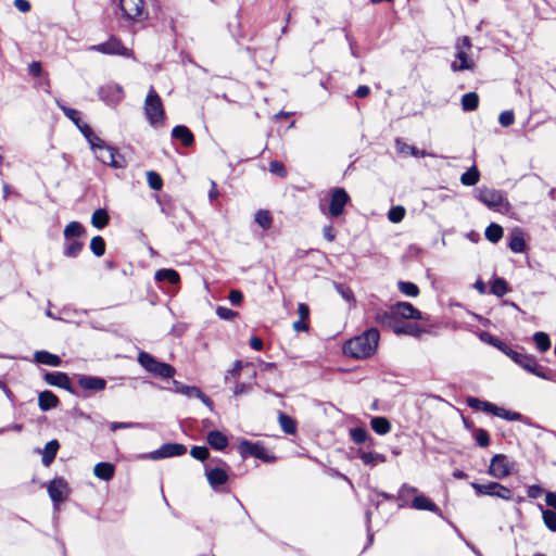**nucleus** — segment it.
I'll return each instance as SVG.
<instances>
[{
	"label": "nucleus",
	"instance_id": "obj_1",
	"mask_svg": "<svg viewBox=\"0 0 556 556\" xmlns=\"http://www.w3.org/2000/svg\"><path fill=\"white\" fill-rule=\"evenodd\" d=\"M380 340L376 328H370L344 343L343 352L354 358H367L375 354Z\"/></svg>",
	"mask_w": 556,
	"mask_h": 556
},
{
	"label": "nucleus",
	"instance_id": "obj_2",
	"mask_svg": "<svg viewBox=\"0 0 556 556\" xmlns=\"http://www.w3.org/2000/svg\"><path fill=\"white\" fill-rule=\"evenodd\" d=\"M424 316L420 311L408 302H397L389 311H378L375 320L382 327L395 326L402 319L420 320Z\"/></svg>",
	"mask_w": 556,
	"mask_h": 556
},
{
	"label": "nucleus",
	"instance_id": "obj_3",
	"mask_svg": "<svg viewBox=\"0 0 556 556\" xmlns=\"http://www.w3.org/2000/svg\"><path fill=\"white\" fill-rule=\"evenodd\" d=\"M144 115L149 124L155 129L165 125L163 102L154 89H150L146 97Z\"/></svg>",
	"mask_w": 556,
	"mask_h": 556
},
{
	"label": "nucleus",
	"instance_id": "obj_4",
	"mask_svg": "<svg viewBox=\"0 0 556 556\" xmlns=\"http://www.w3.org/2000/svg\"><path fill=\"white\" fill-rule=\"evenodd\" d=\"M141 367L152 377L159 379H168L176 374V369L172 365L160 362L146 352H141Z\"/></svg>",
	"mask_w": 556,
	"mask_h": 556
},
{
	"label": "nucleus",
	"instance_id": "obj_5",
	"mask_svg": "<svg viewBox=\"0 0 556 556\" xmlns=\"http://www.w3.org/2000/svg\"><path fill=\"white\" fill-rule=\"evenodd\" d=\"M456 61L451 64V67L454 72L473 70L475 62L472 58L469 55L471 50L470 39L468 37H462L457 39L456 45Z\"/></svg>",
	"mask_w": 556,
	"mask_h": 556
},
{
	"label": "nucleus",
	"instance_id": "obj_6",
	"mask_svg": "<svg viewBox=\"0 0 556 556\" xmlns=\"http://www.w3.org/2000/svg\"><path fill=\"white\" fill-rule=\"evenodd\" d=\"M494 345L498 346L507 356H509L514 362H516L518 365H520L526 370L530 371L531 374L544 378L545 376L540 370V366L538 365L535 358L530 355H523L520 354L503 343H494Z\"/></svg>",
	"mask_w": 556,
	"mask_h": 556
},
{
	"label": "nucleus",
	"instance_id": "obj_7",
	"mask_svg": "<svg viewBox=\"0 0 556 556\" xmlns=\"http://www.w3.org/2000/svg\"><path fill=\"white\" fill-rule=\"evenodd\" d=\"M47 491L54 507L65 502L71 494L68 482L62 477H56L49 481L47 483Z\"/></svg>",
	"mask_w": 556,
	"mask_h": 556
},
{
	"label": "nucleus",
	"instance_id": "obj_8",
	"mask_svg": "<svg viewBox=\"0 0 556 556\" xmlns=\"http://www.w3.org/2000/svg\"><path fill=\"white\" fill-rule=\"evenodd\" d=\"M477 198L491 210L500 211L503 205L509 206L503 193L492 188H480Z\"/></svg>",
	"mask_w": 556,
	"mask_h": 556
},
{
	"label": "nucleus",
	"instance_id": "obj_9",
	"mask_svg": "<svg viewBox=\"0 0 556 556\" xmlns=\"http://www.w3.org/2000/svg\"><path fill=\"white\" fill-rule=\"evenodd\" d=\"M471 486L478 495L495 496L506 501H509L513 496V492L508 488L497 482H489L485 484L472 482Z\"/></svg>",
	"mask_w": 556,
	"mask_h": 556
},
{
	"label": "nucleus",
	"instance_id": "obj_10",
	"mask_svg": "<svg viewBox=\"0 0 556 556\" xmlns=\"http://www.w3.org/2000/svg\"><path fill=\"white\" fill-rule=\"evenodd\" d=\"M329 194L330 204L328 213L331 217H338L343 214L344 206L350 202V195L343 188H333Z\"/></svg>",
	"mask_w": 556,
	"mask_h": 556
},
{
	"label": "nucleus",
	"instance_id": "obj_11",
	"mask_svg": "<svg viewBox=\"0 0 556 556\" xmlns=\"http://www.w3.org/2000/svg\"><path fill=\"white\" fill-rule=\"evenodd\" d=\"M89 49L104 54H118L127 58L131 56L135 60L132 52L128 48L124 47L115 37H111L103 43L91 46Z\"/></svg>",
	"mask_w": 556,
	"mask_h": 556
},
{
	"label": "nucleus",
	"instance_id": "obj_12",
	"mask_svg": "<svg viewBox=\"0 0 556 556\" xmlns=\"http://www.w3.org/2000/svg\"><path fill=\"white\" fill-rule=\"evenodd\" d=\"M94 156L103 164L110 165L114 168H121L124 166V159L117 152L116 149L105 144L99 150H96Z\"/></svg>",
	"mask_w": 556,
	"mask_h": 556
},
{
	"label": "nucleus",
	"instance_id": "obj_13",
	"mask_svg": "<svg viewBox=\"0 0 556 556\" xmlns=\"http://www.w3.org/2000/svg\"><path fill=\"white\" fill-rule=\"evenodd\" d=\"M489 475L496 479H503L510 475L511 464L507 456L496 454L492 459L489 467Z\"/></svg>",
	"mask_w": 556,
	"mask_h": 556
},
{
	"label": "nucleus",
	"instance_id": "obj_14",
	"mask_svg": "<svg viewBox=\"0 0 556 556\" xmlns=\"http://www.w3.org/2000/svg\"><path fill=\"white\" fill-rule=\"evenodd\" d=\"M43 379L50 386L64 389L72 394L78 395L77 390L72 387L71 379L65 372L47 371L43 376Z\"/></svg>",
	"mask_w": 556,
	"mask_h": 556
},
{
	"label": "nucleus",
	"instance_id": "obj_15",
	"mask_svg": "<svg viewBox=\"0 0 556 556\" xmlns=\"http://www.w3.org/2000/svg\"><path fill=\"white\" fill-rule=\"evenodd\" d=\"M99 98L109 105H116L123 99V89L119 85L108 84L98 91Z\"/></svg>",
	"mask_w": 556,
	"mask_h": 556
},
{
	"label": "nucleus",
	"instance_id": "obj_16",
	"mask_svg": "<svg viewBox=\"0 0 556 556\" xmlns=\"http://www.w3.org/2000/svg\"><path fill=\"white\" fill-rule=\"evenodd\" d=\"M187 452L185 445L179 443H167L162 445L159 450L148 454L146 457L151 459L167 458L173 456H180Z\"/></svg>",
	"mask_w": 556,
	"mask_h": 556
},
{
	"label": "nucleus",
	"instance_id": "obj_17",
	"mask_svg": "<svg viewBox=\"0 0 556 556\" xmlns=\"http://www.w3.org/2000/svg\"><path fill=\"white\" fill-rule=\"evenodd\" d=\"M77 383L83 390L90 392H100L106 387L105 379L88 375L78 376Z\"/></svg>",
	"mask_w": 556,
	"mask_h": 556
},
{
	"label": "nucleus",
	"instance_id": "obj_18",
	"mask_svg": "<svg viewBox=\"0 0 556 556\" xmlns=\"http://www.w3.org/2000/svg\"><path fill=\"white\" fill-rule=\"evenodd\" d=\"M174 390L178 393L185 394L189 397L200 399L210 409H213V402L197 387L184 386L179 381H173Z\"/></svg>",
	"mask_w": 556,
	"mask_h": 556
},
{
	"label": "nucleus",
	"instance_id": "obj_19",
	"mask_svg": "<svg viewBox=\"0 0 556 556\" xmlns=\"http://www.w3.org/2000/svg\"><path fill=\"white\" fill-rule=\"evenodd\" d=\"M239 450L243 456L251 455L260 459H267V451L264 446L260 444L252 443L249 441H242L239 444Z\"/></svg>",
	"mask_w": 556,
	"mask_h": 556
},
{
	"label": "nucleus",
	"instance_id": "obj_20",
	"mask_svg": "<svg viewBox=\"0 0 556 556\" xmlns=\"http://www.w3.org/2000/svg\"><path fill=\"white\" fill-rule=\"evenodd\" d=\"M388 328L391 329L396 336L405 334L418 338L425 332L422 327L413 324L404 325L400 323L396 324L395 326H389Z\"/></svg>",
	"mask_w": 556,
	"mask_h": 556
},
{
	"label": "nucleus",
	"instance_id": "obj_21",
	"mask_svg": "<svg viewBox=\"0 0 556 556\" xmlns=\"http://www.w3.org/2000/svg\"><path fill=\"white\" fill-rule=\"evenodd\" d=\"M58 404H59V399L51 391L46 390V391H42L39 393L38 405L42 412L50 410V409L56 407Z\"/></svg>",
	"mask_w": 556,
	"mask_h": 556
},
{
	"label": "nucleus",
	"instance_id": "obj_22",
	"mask_svg": "<svg viewBox=\"0 0 556 556\" xmlns=\"http://www.w3.org/2000/svg\"><path fill=\"white\" fill-rule=\"evenodd\" d=\"M119 7L126 20L132 21L139 16V0H119Z\"/></svg>",
	"mask_w": 556,
	"mask_h": 556
},
{
	"label": "nucleus",
	"instance_id": "obj_23",
	"mask_svg": "<svg viewBox=\"0 0 556 556\" xmlns=\"http://www.w3.org/2000/svg\"><path fill=\"white\" fill-rule=\"evenodd\" d=\"M205 475L212 488L224 484L228 479L227 472L222 468L206 469Z\"/></svg>",
	"mask_w": 556,
	"mask_h": 556
},
{
	"label": "nucleus",
	"instance_id": "obj_24",
	"mask_svg": "<svg viewBox=\"0 0 556 556\" xmlns=\"http://www.w3.org/2000/svg\"><path fill=\"white\" fill-rule=\"evenodd\" d=\"M65 241L86 236V229L79 222L68 223L63 231Z\"/></svg>",
	"mask_w": 556,
	"mask_h": 556
},
{
	"label": "nucleus",
	"instance_id": "obj_25",
	"mask_svg": "<svg viewBox=\"0 0 556 556\" xmlns=\"http://www.w3.org/2000/svg\"><path fill=\"white\" fill-rule=\"evenodd\" d=\"M34 358L37 363L58 367L61 365L62 359L59 355L52 354L48 351H37L34 354Z\"/></svg>",
	"mask_w": 556,
	"mask_h": 556
},
{
	"label": "nucleus",
	"instance_id": "obj_26",
	"mask_svg": "<svg viewBox=\"0 0 556 556\" xmlns=\"http://www.w3.org/2000/svg\"><path fill=\"white\" fill-rule=\"evenodd\" d=\"M115 467L111 463H98L93 468V473L97 478L109 481L114 477Z\"/></svg>",
	"mask_w": 556,
	"mask_h": 556
},
{
	"label": "nucleus",
	"instance_id": "obj_27",
	"mask_svg": "<svg viewBox=\"0 0 556 556\" xmlns=\"http://www.w3.org/2000/svg\"><path fill=\"white\" fill-rule=\"evenodd\" d=\"M173 138L180 140L185 147H189L193 143L194 137L192 132L182 125L174 127L172 130Z\"/></svg>",
	"mask_w": 556,
	"mask_h": 556
},
{
	"label": "nucleus",
	"instance_id": "obj_28",
	"mask_svg": "<svg viewBox=\"0 0 556 556\" xmlns=\"http://www.w3.org/2000/svg\"><path fill=\"white\" fill-rule=\"evenodd\" d=\"M59 447L60 444L58 440H51L46 444L41 458V462L45 466H50V464L54 460Z\"/></svg>",
	"mask_w": 556,
	"mask_h": 556
},
{
	"label": "nucleus",
	"instance_id": "obj_29",
	"mask_svg": "<svg viewBox=\"0 0 556 556\" xmlns=\"http://www.w3.org/2000/svg\"><path fill=\"white\" fill-rule=\"evenodd\" d=\"M207 442L213 448L222 451L227 446L228 439L224 433L214 430L208 432Z\"/></svg>",
	"mask_w": 556,
	"mask_h": 556
},
{
	"label": "nucleus",
	"instance_id": "obj_30",
	"mask_svg": "<svg viewBox=\"0 0 556 556\" xmlns=\"http://www.w3.org/2000/svg\"><path fill=\"white\" fill-rule=\"evenodd\" d=\"M412 507L417 510H429L432 513L439 511V507L425 495H417L413 500Z\"/></svg>",
	"mask_w": 556,
	"mask_h": 556
},
{
	"label": "nucleus",
	"instance_id": "obj_31",
	"mask_svg": "<svg viewBox=\"0 0 556 556\" xmlns=\"http://www.w3.org/2000/svg\"><path fill=\"white\" fill-rule=\"evenodd\" d=\"M509 249L515 253H522L526 249V242L522 231L515 229L510 235Z\"/></svg>",
	"mask_w": 556,
	"mask_h": 556
},
{
	"label": "nucleus",
	"instance_id": "obj_32",
	"mask_svg": "<svg viewBox=\"0 0 556 556\" xmlns=\"http://www.w3.org/2000/svg\"><path fill=\"white\" fill-rule=\"evenodd\" d=\"M84 249V243L79 240L65 241L63 245V254L66 257L75 258Z\"/></svg>",
	"mask_w": 556,
	"mask_h": 556
},
{
	"label": "nucleus",
	"instance_id": "obj_33",
	"mask_svg": "<svg viewBox=\"0 0 556 556\" xmlns=\"http://www.w3.org/2000/svg\"><path fill=\"white\" fill-rule=\"evenodd\" d=\"M91 225L97 229H103L110 222V216L106 210L98 208L91 215Z\"/></svg>",
	"mask_w": 556,
	"mask_h": 556
},
{
	"label": "nucleus",
	"instance_id": "obj_34",
	"mask_svg": "<svg viewBox=\"0 0 556 556\" xmlns=\"http://www.w3.org/2000/svg\"><path fill=\"white\" fill-rule=\"evenodd\" d=\"M155 280L156 281H164L167 280L168 282L173 285H177L180 281V276L178 271L175 269L166 268V269H160L155 273Z\"/></svg>",
	"mask_w": 556,
	"mask_h": 556
},
{
	"label": "nucleus",
	"instance_id": "obj_35",
	"mask_svg": "<svg viewBox=\"0 0 556 556\" xmlns=\"http://www.w3.org/2000/svg\"><path fill=\"white\" fill-rule=\"evenodd\" d=\"M372 430L380 434H387L391 430V424L386 417H374L370 421Z\"/></svg>",
	"mask_w": 556,
	"mask_h": 556
},
{
	"label": "nucleus",
	"instance_id": "obj_36",
	"mask_svg": "<svg viewBox=\"0 0 556 556\" xmlns=\"http://www.w3.org/2000/svg\"><path fill=\"white\" fill-rule=\"evenodd\" d=\"M479 179H480V173H479L477 166H475V165L471 166L467 172H465L460 176V182L464 186H468V187L477 185Z\"/></svg>",
	"mask_w": 556,
	"mask_h": 556
},
{
	"label": "nucleus",
	"instance_id": "obj_37",
	"mask_svg": "<svg viewBox=\"0 0 556 556\" xmlns=\"http://www.w3.org/2000/svg\"><path fill=\"white\" fill-rule=\"evenodd\" d=\"M490 413L506 420H520L522 417L521 414L517 412H510L494 404L492 405Z\"/></svg>",
	"mask_w": 556,
	"mask_h": 556
},
{
	"label": "nucleus",
	"instance_id": "obj_38",
	"mask_svg": "<svg viewBox=\"0 0 556 556\" xmlns=\"http://www.w3.org/2000/svg\"><path fill=\"white\" fill-rule=\"evenodd\" d=\"M361 459L365 465L376 466L386 462V456L376 452H364L361 454Z\"/></svg>",
	"mask_w": 556,
	"mask_h": 556
},
{
	"label": "nucleus",
	"instance_id": "obj_39",
	"mask_svg": "<svg viewBox=\"0 0 556 556\" xmlns=\"http://www.w3.org/2000/svg\"><path fill=\"white\" fill-rule=\"evenodd\" d=\"M479 104V97L476 92L465 93L462 97V108L464 111H475Z\"/></svg>",
	"mask_w": 556,
	"mask_h": 556
},
{
	"label": "nucleus",
	"instance_id": "obj_40",
	"mask_svg": "<svg viewBox=\"0 0 556 556\" xmlns=\"http://www.w3.org/2000/svg\"><path fill=\"white\" fill-rule=\"evenodd\" d=\"M502 237H503V228L500 225L492 223L491 225H489L486 227V229H485V238L489 241L495 243Z\"/></svg>",
	"mask_w": 556,
	"mask_h": 556
},
{
	"label": "nucleus",
	"instance_id": "obj_41",
	"mask_svg": "<svg viewBox=\"0 0 556 556\" xmlns=\"http://www.w3.org/2000/svg\"><path fill=\"white\" fill-rule=\"evenodd\" d=\"M91 252L100 257L105 253V241L101 236H96L90 241Z\"/></svg>",
	"mask_w": 556,
	"mask_h": 556
},
{
	"label": "nucleus",
	"instance_id": "obj_42",
	"mask_svg": "<svg viewBox=\"0 0 556 556\" xmlns=\"http://www.w3.org/2000/svg\"><path fill=\"white\" fill-rule=\"evenodd\" d=\"M58 106L61 109V111L64 113V115L71 119L76 126L81 124L80 121V113L72 108H68L64 104H61L59 101H56Z\"/></svg>",
	"mask_w": 556,
	"mask_h": 556
},
{
	"label": "nucleus",
	"instance_id": "obj_43",
	"mask_svg": "<svg viewBox=\"0 0 556 556\" xmlns=\"http://www.w3.org/2000/svg\"><path fill=\"white\" fill-rule=\"evenodd\" d=\"M279 424L286 433L293 434L296 430L295 421L286 414L279 415Z\"/></svg>",
	"mask_w": 556,
	"mask_h": 556
},
{
	"label": "nucleus",
	"instance_id": "obj_44",
	"mask_svg": "<svg viewBox=\"0 0 556 556\" xmlns=\"http://www.w3.org/2000/svg\"><path fill=\"white\" fill-rule=\"evenodd\" d=\"M397 287L400 291L407 296L416 298L419 294L418 287L413 282L400 281Z\"/></svg>",
	"mask_w": 556,
	"mask_h": 556
},
{
	"label": "nucleus",
	"instance_id": "obj_45",
	"mask_svg": "<svg viewBox=\"0 0 556 556\" xmlns=\"http://www.w3.org/2000/svg\"><path fill=\"white\" fill-rule=\"evenodd\" d=\"M533 339L541 352H546L551 348V340L545 332H536Z\"/></svg>",
	"mask_w": 556,
	"mask_h": 556
},
{
	"label": "nucleus",
	"instance_id": "obj_46",
	"mask_svg": "<svg viewBox=\"0 0 556 556\" xmlns=\"http://www.w3.org/2000/svg\"><path fill=\"white\" fill-rule=\"evenodd\" d=\"M396 148L400 153H408L413 156H424L425 155V152L419 151L417 148L409 146L400 139L396 140Z\"/></svg>",
	"mask_w": 556,
	"mask_h": 556
},
{
	"label": "nucleus",
	"instance_id": "obj_47",
	"mask_svg": "<svg viewBox=\"0 0 556 556\" xmlns=\"http://www.w3.org/2000/svg\"><path fill=\"white\" fill-rule=\"evenodd\" d=\"M255 222L263 228L268 229L271 226V216L268 211L260 210L255 214Z\"/></svg>",
	"mask_w": 556,
	"mask_h": 556
},
{
	"label": "nucleus",
	"instance_id": "obj_48",
	"mask_svg": "<svg viewBox=\"0 0 556 556\" xmlns=\"http://www.w3.org/2000/svg\"><path fill=\"white\" fill-rule=\"evenodd\" d=\"M467 404L473 408V409H478V410H484L486 413H490L491 412V408H492V403L490 402H486V401H481L477 397H468L467 399Z\"/></svg>",
	"mask_w": 556,
	"mask_h": 556
},
{
	"label": "nucleus",
	"instance_id": "obj_49",
	"mask_svg": "<svg viewBox=\"0 0 556 556\" xmlns=\"http://www.w3.org/2000/svg\"><path fill=\"white\" fill-rule=\"evenodd\" d=\"M542 517L544 525L553 532H556V513L551 509H543Z\"/></svg>",
	"mask_w": 556,
	"mask_h": 556
},
{
	"label": "nucleus",
	"instance_id": "obj_50",
	"mask_svg": "<svg viewBox=\"0 0 556 556\" xmlns=\"http://www.w3.org/2000/svg\"><path fill=\"white\" fill-rule=\"evenodd\" d=\"M334 289L346 302L355 304L356 300L354 293L349 287L341 283H334Z\"/></svg>",
	"mask_w": 556,
	"mask_h": 556
},
{
	"label": "nucleus",
	"instance_id": "obj_51",
	"mask_svg": "<svg viewBox=\"0 0 556 556\" xmlns=\"http://www.w3.org/2000/svg\"><path fill=\"white\" fill-rule=\"evenodd\" d=\"M507 283L502 278H496L491 286V292L497 296H503L507 293Z\"/></svg>",
	"mask_w": 556,
	"mask_h": 556
},
{
	"label": "nucleus",
	"instance_id": "obj_52",
	"mask_svg": "<svg viewBox=\"0 0 556 556\" xmlns=\"http://www.w3.org/2000/svg\"><path fill=\"white\" fill-rule=\"evenodd\" d=\"M147 180H148V185L151 189L161 190V188L163 186V179L161 178V176L157 173L152 172V170L148 172Z\"/></svg>",
	"mask_w": 556,
	"mask_h": 556
},
{
	"label": "nucleus",
	"instance_id": "obj_53",
	"mask_svg": "<svg viewBox=\"0 0 556 556\" xmlns=\"http://www.w3.org/2000/svg\"><path fill=\"white\" fill-rule=\"evenodd\" d=\"M405 216V208L403 206H393L388 213V218L392 223H400Z\"/></svg>",
	"mask_w": 556,
	"mask_h": 556
},
{
	"label": "nucleus",
	"instance_id": "obj_54",
	"mask_svg": "<svg viewBox=\"0 0 556 556\" xmlns=\"http://www.w3.org/2000/svg\"><path fill=\"white\" fill-rule=\"evenodd\" d=\"M216 315L220 318V319H224V320H232L235 319L237 316H238V313L230 309V308H227L225 306H218L216 308Z\"/></svg>",
	"mask_w": 556,
	"mask_h": 556
},
{
	"label": "nucleus",
	"instance_id": "obj_55",
	"mask_svg": "<svg viewBox=\"0 0 556 556\" xmlns=\"http://www.w3.org/2000/svg\"><path fill=\"white\" fill-rule=\"evenodd\" d=\"M473 434L478 445L485 447L490 444V437L485 430L477 429Z\"/></svg>",
	"mask_w": 556,
	"mask_h": 556
},
{
	"label": "nucleus",
	"instance_id": "obj_56",
	"mask_svg": "<svg viewBox=\"0 0 556 556\" xmlns=\"http://www.w3.org/2000/svg\"><path fill=\"white\" fill-rule=\"evenodd\" d=\"M514 121H515V116H514V112L513 111H504L498 116V123L503 127L510 126L511 124H514Z\"/></svg>",
	"mask_w": 556,
	"mask_h": 556
},
{
	"label": "nucleus",
	"instance_id": "obj_57",
	"mask_svg": "<svg viewBox=\"0 0 556 556\" xmlns=\"http://www.w3.org/2000/svg\"><path fill=\"white\" fill-rule=\"evenodd\" d=\"M192 457L204 460L208 457V450L205 446H193L190 451Z\"/></svg>",
	"mask_w": 556,
	"mask_h": 556
},
{
	"label": "nucleus",
	"instance_id": "obj_58",
	"mask_svg": "<svg viewBox=\"0 0 556 556\" xmlns=\"http://www.w3.org/2000/svg\"><path fill=\"white\" fill-rule=\"evenodd\" d=\"M351 437L355 443H363L367 439V431L363 428H355L351 431Z\"/></svg>",
	"mask_w": 556,
	"mask_h": 556
},
{
	"label": "nucleus",
	"instance_id": "obj_59",
	"mask_svg": "<svg viewBox=\"0 0 556 556\" xmlns=\"http://www.w3.org/2000/svg\"><path fill=\"white\" fill-rule=\"evenodd\" d=\"M87 141L89 142L93 153L96 152V150H99L101 147H104L106 143L100 138L98 137L94 132H93V137H89L87 138Z\"/></svg>",
	"mask_w": 556,
	"mask_h": 556
},
{
	"label": "nucleus",
	"instance_id": "obj_60",
	"mask_svg": "<svg viewBox=\"0 0 556 556\" xmlns=\"http://www.w3.org/2000/svg\"><path fill=\"white\" fill-rule=\"evenodd\" d=\"M269 170L273 174L279 175L281 177H283L286 175V170H285L282 163L277 162V161H274L270 163Z\"/></svg>",
	"mask_w": 556,
	"mask_h": 556
},
{
	"label": "nucleus",
	"instance_id": "obj_61",
	"mask_svg": "<svg viewBox=\"0 0 556 556\" xmlns=\"http://www.w3.org/2000/svg\"><path fill=\"white\" fill-rule=\"evenodd\" d=\"M28 72L31 76L39 77L42 73L41 63L37 61L31 62L28 66Z\"/></svg>",
	"mask_w": 556,
	"mask_h": 556
},
{
	"label": "nucleus",
	"instance_id": "obj_62",
	"mask_svg": "<svg viewBox=\"0 0 556 556\" xmlns=\"http://www.w3.org/2000/svg\"><path fill=\"white\" fill-rule=\"evenodd\" d=\"M228 299L231 302V304L239 305V304H241V302L243 300V295H242L241 291H239V290H231Z\"/></svg>",
	"mask_w": 556,
	"mask_h": 556
},
{
	"label": "nucleus",
	"instance_id": "obj_63",
	"mask_svg": "<svg viewBox=\"0 0 556 556\" xmlns=\"http://www.w3.org/2000/svg\"><path fill=\"white\" fill-rule=\"evenodd\" d=\"M298 314L300 317L299 319L306 320L309 317V307L304 303H300L298 305Z\"/></svg>",
	"mask_w": 556,
	"mask_h": 556
},
{
	"label": "nucleus",
	"instance_id": "obj_64",
	"mask_svg": "<svg viewBox=\"0 0 556 556\" xmlns=\"http://www.w3.org/2000/svg\"><path fill=\"white\" fill-rule=\"evenodd\" d=\"M292 328L296 332H304V331H308L309 326L305 320L299 319L293 323Z\"/></svg>",
	"mask_w": 556,
	"mask_h": 556
}]
</instances>
